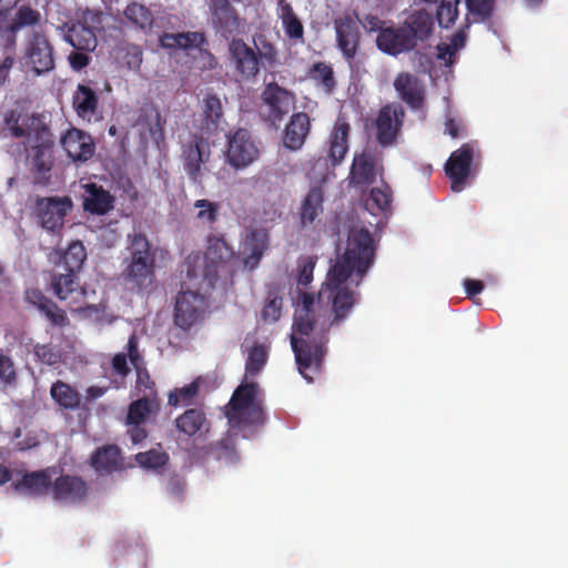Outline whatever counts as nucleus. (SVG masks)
<instances>
[{
  "instance_id": "f257e3e1",
  "label": "nucleus",
  "mask_w": 568,
  "mask_h": 568,
  "mask_svg": "<svg viewBox=\"0 0 568 568\" xmlns=\"http://www.w3.org/2000/svg\"><path fill=\"white\" fill-rule=\"evenodd\" d=\"M375 253L376 243L369 230L352 227L345 253L331 266L324 283L332 302V324L344 321L357 303L359 294L349 288L347 282H355V286L359 285L374 264Z\"/></svg>"
},
{
  "instance_id": "f03ea898",
  "label": "nucleus",
  "mask_w": 568,
  "mask_h": 568,
  "mask_svg": "<svg viewBox=\"0 0 568 568\" xmlns=\"http://www.w3.org/2000/svg\"><path fill=\"white\" fill-rule=\"evenodd\" d=\"M234 256L223 235H209L204 254L191 253L183 263L189 283L197 288L213 290L226 263Z\"/></svg>"
},
{
  "instance_id": "7ed1b4c3",
  "label": "nucleus",
  "mask_w": 568,
  "mask_h": 568,
  "mask_svg": "<svg viewBox=\"0 0 568 568\" xmlns=\"http://www.w3.org/2000/svg\"><path fill=\"white\" fill-rule=\"evenodd\" d=\"M314 324L313 313L296 312L293 324L294 333L291 336L297 369L308 383L313 382V377L308 375L307 371L318 372L321 369L327 342L324 333L312 335Z\"/></svg>"
},
{
  "instance_id": "20e7f679",
  "label": "nucleus",
  "mask_w": 568,
  "mask_h": 568,
  "mask_svg": "<svg viewBox=\"0 0 568 568\" xmlns=\"http://www.w3.org/2000/svg\"><path fill=\"white\" fill-rule=\"evenodd\" d=\"M156 248L153 247L145 234L130 233L122 260L121 277L131 290H143L151 286L155 280Z\"/></svg>"
},
{
  "instance_id": "39448f33",
  "label": "nucleus",
  "mask_w": 568,
  "mask_h": 568,
  "mask_svg": "<svg viewBox=\"0 0 568 568\" xmlns=\"http://www.w3.org/2000/svg\"><path fill=\"white\" fill-rule=\"evenodd\" d=\"M4 125L13 138L24 140L27 150L54 149V135L42 113L28 115L9 111L4 116Z\"/></svg>"
},
{
  "instance_id": "423d86ee",
  "label": "nucleus",
  "mask_w": 568,
  "mask_h": 568,
  "mask_svg": "<svg viewBox=\"0 0 568 568\" xmlns=\"http://www.w3.org/2000/svg\"><path fill=\"white\" fill-rule=\"evenodd\" d=\"M257 393L258 386L254 382L241 384L234 390L225 407V416L232 430L264 424V412L256 399Z\"/></svg>"
},
{
  "instance_id": "0eeeda50",
  "label": "nucleus",
  "mask_w": 568,
  "mask_h": 568,
  "mask_svg": "<svg viewBox=\"0 0 568 568\" xmlns=\"http://www.w3.org/2000/svg\"><path fill=\"white\" fill-rule=\"evenodd\" d=\"M212 290L197 288L189 283L186 274L183 277L181 291L175 297L174 324L183 331L190 329L204 315L206 295Z\"/></svg>"
},
{
  "instance_id": "6e6552de",
  "label": "nucleus",
  "mask_w": 568,
  "mask_h": 568,
  "mask_svg": "<svg viewBox=\"0 0 568 568\" xmlns=\"http://www.w3.org/2000/svg\"><path fill=\"white\" fill-rule=\"evenodd\" d=\"M351 125L344 116H338L326 141V154L314 161L313 170L326 176L344 161L349 149Z\"/></svg>"
},
{
  "instance_id": "1a4fd4ad",
  "label": "nucleus",
  "mask_w": 568,
  "mask_h": 568,
  "mask_svg": "<svg viewBox=\"0 0 568 568\" xmlns=\"http://www.w3.org/2000/svg\"><path fill=\"white\" fill-rule=\"evenodd\" d=\"M264 121L277 128L295 105V94L276 82L265 84L261 94Z\"/></svg>"
},
{
  "instance_id": "9d476101",
  "label": "nucleus",
  "mask_w": 568,
  "mask_h": 568,
  "mask_svg": "<svg viewBox=\"0 0 568 568\" xmlns=\"http://www.w3.org/2000/svg\"><path fill=\"white\" fill-rule=\"evenodd\" d=\"M73 202L70 196L38 197L34 205L37 222L45 231L59 234L65 216L71 212Z\"/></svg>"
},
{
  "instance_id": "9b49d317",
  "label": "nucleus",
  "mask_w": 568,
  "mask_h": 568,
  "mask_svg": "<svg viewBox=\"0 0 568 568\" xmlns=\"http://www.w3.org/2000/svg\"><path fill=\"white\" fill-rule=\"evenodd\" d=\"M260 156V150L246 129H239L227 140L226 160L237 170L245 169Z\"/></svg>"
},
{
  "instance_id": "f8f14e48",
  "label": "nucleus",
  "mask_w": 568,
  "mask_h": 568,
  "mask_svg": "<svg viewBox=\"0 0 568 568\" xmlns=\"http://www.w3.org/2000/svg\"><path fill=\"white\" fill-rule=\"evenodd\" d=\"M50 287L54 295L60 301L67 302L72 311L82 310L87 292L80 285L78 273L70 271L52 272Z\"/></svg>"
},
{
  "instance_id": "ddd939ff",
  "label": "nucleus",
  "mask_w": 568,
  "mask_h": 568,
  "mask_svg": "<svg viewBox=\"0 0 568 568\" xmlns=\"http://www.w3.org/2000/svg\"><path fill=\"white\" fill-rule=\"evenodd\" d=\"M405 111L399 103H387L381 108L376 119V139L382 146L394 144L402 132Z\"/></svg>"
},
{
  "instance_id": "4468645a",
  "label": "nucleus",
  "mask_w": 568,
  "mask_h": 568,
  "mask_svg": "<svg viewBox=\"0 0 568 568\" xmlns=\"http://www.w3.org/2000/svg\"><path fill=\"white\" fill-rule=\"evenodd\" d=\"M210 144L202 135L194 134L182 145L181 159L184 171L193 183H201V166L209 162Z\"/></svg>"
},
{
  "instance_id": "2eb2a0df",
  "label": "nucleus",
  "mask_w": 568,
  "mask_h": 568,
  "mask_svg": "<svg viewBox=\"0 0 568 568\" xmlns=\"http://www.w3.org/2000/svg\"><path fill=\"white\" fill-rule=\"evenodd\" d=\"M474 156V144L464 143L448 158L445 164V172L452 182V190L454 192H460L464 189L465 182L471 173Z\"/></svg>"
},
{
  "instance_id": "dca6fc26",
  "label": "nucleus",
  "mask_w": 568,
  "mask_h": 568,
  "mask_svg": "<svg viewBox=\"0 0 568 568\" xmlns=\"http://www.w3.org/2000/svg\"><path fill=\"white\" fill-rule=\"evenodd\" d=\"M270 246V233L264 227L248 229L241 242L240 257L245 268L255 270Z\"/></svg>"
},
{
  "instance_id": "f3484780",
  "label": "nucleus",
  "mask_w": 568,
  "mask_h": 568,
  "mask_svg": "<svg viewBox=\"0 0 568 568\" xmlns=\"http://www.w3.org/2000/svg\"><path fill=\"white\" fill-rule=\"evenodd\" d=\"M60 145L67 156L73 162L84 163L95 152V142L92 135L81 129L70 126L60 136Z\"/></svg>"
},
{
  "instance_id": "a211bd4d",
  "label": "nucleus",
  "mask_w": 568,
  "mask_h": 568,
  "mask_svg": "<svg viewBox=\"0 0 568 568\" xmlns=\"http://www.w3.org/2000/svg\"><path fill=\"white\" fill-rule=\"evenodd\" d=\"M212 26L225 39L237 34L243 29L236 9L229 0H209Z\"/></svg>"
},
{
  "instance_id": "6ab92c4d",
  "label": "nucleus",
  "mask_w": 568,
  "mask_h": 568,
  "mask_svg": "<svg viewBox=\"0 0 568 568\" xmlns=\"http://www.w3.org/2000/svg\"><path fill=\"white\" fill-rule=\"evenodd\" d=\"M230 60L236 74L245 81L254 80L260 73V59L256 52L242 39H233L229 44Z\"/></svg>"
},
{
  "instance_id": "aec40b11",
  "label": "nucleus",
  "mask_w": 568,
  "mask_h": 568,
  "mask_svg": "<svg viewBox=\"0 0 568 568\" xmlns=\"http://www.w3.org/2000/svg\"><path fill=\"white\" fill-rule=\"evenodd\" d=\"M88 494L89 486L80 476L61 475L51 485L52 498L61 504H80L87 498Z\"/></svg>"
},
{
  "instance_id": "412c9836",
  "label": "nucleus",
  "mask_w": 568,
  "mask_h": 568,
  "mask_svg": "<svg viewBox=\"0 0 568 568\" xmlns=\"http://www.w3.org/2000/svg\"><path fill=\"white\" fill-rule=\"evenodd\" d=\"M334 28L337 48L347 61H352L357 53L361 39L357 22L346 14L334 20Z\"/></svg>"
},
{
  "instance_id": "4be33fe9",
  "label": "nucleus",
  "mask_w": 568,
  "mask_h": 568,
  "mask_svg": "<svg viewBox=\"0 0 568 568\" xmlns=\"http://www.w3.org/2000/svg\"><path fill=\"white\" fill-rule=\"evenodd\" d=\"M376 45L382 52L394 57L415 49L403 24L379 30Z\"/></svg>"
},
{
  "instance_id": "5701e85b",
  "label": "nucleus",
  "mask_w": 568,
  "mask_h": 568,
  "mask_svg": "<svg viewBox=\"0 0 568 568\" xmlns=\"http://www.w3.org/2000/svg\"><path fill=\"white\" fill-rule=\"evenodd\" d=\"M27 57L37 74L54 68L53 48L42 33H33L27 47Z\"/></svg>"
},
{
  "instance_id": "b1692460",
  "label": "nucleus",
  "mask_w": 568,
  "mask_h": 568,
  "mask_svg": "<svg viewBox=\"0 0 568 568\" xmlns=\"http://www.w3.org/2000/svg\"><path fill=\"white\" fill-rule=\"evenodd\" d=\"M394 88L403 102L410 109L419 110L425 102V89L418 78L409 72H400L394 80Z\"/></svg>"
},
{
  "instance_id": "393cba45",
  "label": "nucleus",
  "mask_w": 568,
  "mask_h": 568,
  "mask_svg": "<svg viewBox=\"0 0 568 568\" xmlns=\"http://www.w3.org/2000/svg\"><path fill=\"white\" fill-rule=\"evenodd\" d=\"M29 151V164L32 182L36 185L48 186L51 183L52 170L54 166L53 149H36Z\"/></svg>"
},
{
  "instance_id": "a878e982",
  "label": "nucleus",
  "mask_w": 568,
  "mask_h": 568,
  "mask_svg": "<svg viewBox=\"0 0 568 568\" xmlns=\"http://www.w3.org/2000/svg\"><path fill=\"white\" fill-rule=\"evenodd\" d=\"M414 42V48L418 43L427 41L434 31V18L425 9L416 10L410 13L402 23Z\"/></svg>"
},
{
  "instance_id": "bb28decb",
  "label": "nucleus",
  "mask_w": 568,
  "mask_h": 568,
  "mask_svg": "<svg viewBox=\"0 0 568 568\" xmlns=\"http://www.w3.org/2000/svg\"><path fill=\"white\" fill-rule=\"evenodd\" d=\"M310 130L311 120L308 114L305 112L294 113L284 130L283 143L285 148L292 151L300 150L305 143Z\"/></svg>"
},
{
  "instance_id": "cd10ccee",
  "label": "nucleus",
  "mask_w": 568,
  "mask_h": 568,
  "mask_svg": "<svg viewBox=\"0 0 568 568\" xmlns=\"http://www.w3.org/2000/svg\"><path fill=\"white\" fill-rule=\"evenodd\" d=\"M84 211L91 214L103 215L113 209L115 199L109 191L104 190L103 186L95 183H88L84 185Z\"/></svg>"
},
{
  "instance_id": "c85d7f7f",
  "label": "nucleus",
  "mask_w": 568,
  "mask_h": 568,
  "mask_svg": "<svg viewBox=\"0 0 568 568\" xmlns=\"http://www.w3.org/2000/svg\"><path fill=\"white\" fill-rule=\"evenodd\" d=\"M90 464L99 474L119 471L123 467L122 452L116 445H104L92 454Z\"/></svg>"
},
{
  "instance_id": "c756f323",
  "label": "nucleus",
  "mask_w": 568,
  "mask_h": 568,
  "mask_svg": "<svg viewBox=\"0 0 568 568\" xmlns=\"http://www.w3.org/2000/svg\"><path fill=\"white\" fill-rule=\"evenodd\" d=\"M349 179L353 185L367 186L376 180L375 159L371 152L355 154L349 171Z\"/></svg>"
},
{
  "instance_id": "7c9ffc66",
  "label": "nucleus",
  "mask_w": 568,
  "mask_h": 568,
  "mask_svg": "<svg viewBox=\"0 0 568 568\" xmlns=\"http://www.w3.org/2000/svg\"><path fill=\"white\" fill-rule=\"evenodd\" d=\"M72 105L79 118L91 121L98 111L99 97L89 85L80 83L72 97Z\"/></svg>"
},
{
  "instance_id": "2f4dec72",
  "label": "nucleus",
  "mask_w": 568,
  "mask_h": 568,
  "mask_svg": "<svg viewBox=\"0 0 568 568\" xmlns=\"http://www.w3.org/2000/svg\"><path fill=\"white\" fill-rule=\"evenodd\" d=\"M64 40L78 51H93L97 48L98 40L92 28L81 22L67 26Z\"/></svg>"
},
{
  "instance_id": "473e14b6",
  "label": "nucleus",
  "mask_w": 568,
  "mask_h": 568,
  "mask_svg": "<svg viewBox=\"0 0 568 568\" xmlns=\"http://www.w3.org/2000/svg\"><path fill=\"white\" fill-rule=\"evenodd\" d=\"M51 485L50 469H41L24 474L21 480L16 484V489L30 495L42 496L49 490L51 491Z\"/></svg>"
},
{
  "instance_id": "72a5a7b5",
  "label": "nucleus",
  "mask_w": 568,
  "mask_h": 568,
  "mask_svg": "<svg viewBox=\"0 0 568 568\" xmlns=\"http://www.w3.org/2000/svg\"><path fill=\"white\" fill-rule=\"evenodd\" d=\"M324 192L321 186L311 187L301 205V225L307 227L323 213Z\"/></svg>"
},
{
  "instance_id": "f704fd0d",
  "label": "nucleus",
  "mask_w": 568,
  "mask_h": 568,
  "mask_svg": "<svg viewBox=\"0 0 568 568\" xmlns=\"http://www.w3.org/2000/svg\"><path fill=\"white\" fill-rule=\"evenodd\" d=\"M159 408L156 396H143L129 405L126 424H143Z\"/></svg>"
},
{
  "instance_id": "c9c22d12",
  "label": "nucleus",
  "mask_w": 568,
  "mask_h": 568,
  "mask_svg": "<svg viewBox=\"0 0 568 568\" xmlns=\"http://www.w3.org/2000/svg\"><path fill=\"white\" fill-rule=\"evenodd\" d=\"M205 423L206 417L201 408H189L175 418L176 429L187 437L196 435Z\"/></svg>"
},
{
  "instance_id": "e433bc0d",
  "label": "nucleus",
  "mask_w": 568,
  "mask_h": 568,
  "mask_svg": "<svg viewBox=\"0 0 568 568\" xmlns=\"http://www.w3.org/2000/svg\"><path fill=\"white\" fill-rule=\"evenodd\" d=\"M50 395L64 409L74 410L80 407L81 395L75 388L62 381L52 384Z\"/></svg>"
},
{
  "instance_id": "4c0bfd02",
  "label": "nucleus",
  "mask_w": 568,
  "mask_h": 568,
  "mask_svg": "<svg viewBox=\"0 0 568 568\" xmlns=\"http://www.w3.org/2000/svg\"><path fill=\"white\" fill-rule=\"evenodd\" d=\"M40 19H41V14L38 10H34L29 6H21L17 10V12L8 28L9 32H10V34L8 36V39H7L8 45L14 44L16 33L19 30H21L22 28H26V27H33V26L38 24L40 22Z\"/></svg>"
},
{
  "instance_id": "58836bf2",
  "label": "nucleus",
  "mask_w": 568,
  "mask_h": 568,
  "mask_svg": "<svg viewBox=\"0 0 568 568\" xmlns=\"http://www.w3.org/2000/svg\"><path fill=\"white\" fill-rule=\"evenodd\" d=\"M203 128L207 132L216 131L223 116V108L216 94H206L203 100Z\"/></svg>"
},
{
  "instance_id": "ea45409f",
  "label": "nucleus",
  "mask_w": 568,
  "mask_h": 568,
  "mask_svg": "<svg viewBox=\"0 0 568 568\" xmlns=\"http://www.w3.org/2000/svg\"><path fill=\"white\" fill-rule=\"evenodd\" d=\"M468 14L466 16V28L471 23L485 22L493 17L495 0H465Z\"/></svg>"
},
{
  "instance_id": "a19ab883",
  "label": "nucleus",
  "mask_w": 568,
  "mask_h": 568,
  "mask_svg": "<svg viewBox=\"0 0 568 568\" xmlns=\"http://www.w3.org/2000/svg\"><path fill=\"white\" fill-rule=\"evenodd\" d=\"M87 260V250L82 242L73 241L61 256L60 267L63 271L79 273Z\"/></svg>"
},
{
  "instance_id": "79ce46f5",
  "label": "nucleus",
  "mask_w": 568,
  "mask_h": 568,
  "mask_svg": "<svg viewBox=\"0 0 568 568\" xmlns=\"http://www.w3.org/2000/svg\"><path fill=\"white\" fill-rule=\"evenodd\" d=\"M124 17L140 30L148 32L152 29L154 18L149 8L138 2L126 6Z\"/></svg>"
},
{
  "instance_id": "37998d69",
  "label": "nucleus",
  "mask_w": 568,
  "mask_h": 568,
  "mask_svg": "<svg viewBox=\"0 0 568 568\" xmlns=\"http://www.w3.org/2000/svg\"><path fill=\"white\" fill-rule=\"evenodd\" d=\"M280 18L284 28L285 34L290 40L304 42V27L297 16L294 13L293 8L288 3H284L281 8Z\"/></svg>"
},
{
  "instance_id": "c03bdc74",
  "label": "nucleus",
  "mask_w": 568,
  "mask_h": 568,
  "mask_svg": "<svg viewBox=\"0 0 568 568\" xmlns=\"http://www.w3.org/2000/svg\"><path fill=\"white\" fill-rule=\"evenodd\" d=\"M307 77L321 85L326 93H332L335 85L333 68L325 62H315L307 71Z\"/></svg>"
},
{
  "instance_id": "a18cd8bd",
  "label": "nucleus",
  "mask_w": 568,
  "mask_h": 568,
  "mask_svg": "<svg viewBox=\"0 0 568 568\" xmlns=\"http://www.w3.org/2000/svg\"><path fill=\"white\" fill-rule=\"evenodd\" d=\"M268 359V349L266 346L255 343L247 353L245 362V376L255 377L264 368Z\"/></svg>"
},
{
  "instance_id": "49530a36",
  "label": "nucleus",
  "mask_w": 568,
  "mask_h": 568,
  "mask_svg": "<svg viewBox=\"0 0 568 568\" xmlns=\"http://www.w3.org/2000/svg\"><path fill=\"white\" fill-rule=\"evenodd\" d=\"M237 430L239 429L232 430L230 428V433L225 437L211 445V450L219 460H224L226 464H234L237 462L239 456L235 449V442L233 439V436L237 435Z\"/></svg>"
},
{
  "instance_id": "de8ad7c7",
  "label": "nucleus",
  "mask_w": 568,
  "mask_h": 568,
  "mask_svg": "<svg viewBox=\"0 0 568 568\" xmlns=\"http://www.w3.org/2000/svg\"><path fill=\"white\" fill-rule=\"evenodd\" d=\"M200 392V379H194L192 383L176 387L170 392L168 403L170 406H191Z\"/></svg>"
},
{
  "instance_id": "09e8293b",
  "label": "nucleus",
  "mask_w": 568,
  "mask_h": 568,
  "mask_svg": "<svg viewBox=\"0 0 568 568\" xmlns=\"http://www.w3.org/2000/svg\"><path fill=\"white\" fill-rule=\"evenodd\" d=\"M135 462L145 469L158 470L163 468L169 462V454L161 448H152L148 452L138 453Z\"/></svg>"
},
{
  "instance_id": "8fccbe9b",
  "label": "nucleus",
  "mask_w": 568,
  "mask_h": 568,
  "mask_svg": "<svg viewBox=\"0 0 568 568\" xmlns=\"http://www.w3.org/2000/svg\"><path fill=\"white\" fill-rule=\"evenodd\" d=\"M459 0H442L437 7L436 18L439 27L448 29L456 22Z\"/></svg>"
},
{
  "instance_id": "3c124183",
  "label": "nucleus",
  "mask_w": 568,
  "mask_h": 568,
  "mask_svg": "<svg viewBox=\"0 0 568 568\" xmlns=\"http://www.w3.org/2000/svg\"><path fill=\"white\" fill-rule=\"evenodd\" d=\"M392 195L390 186L383 183L382 186L373 187L371 190L367 205L372 203L377 211L385 212L390 209Z\"/></svg>"
},
{
  "instance_id": "603ef678",
  "label": "nucleus",
  "mask_w": 568,
  "mask_h": 568,
  "mask_svg": "<svg viewBox=\"0 0 568 568\" xmlns=\"http://www.w3.org/2000/svg\"><path fill=\"white\" fill-rule=\"evenodd\" d=\"M194 207L199 210L196 219L202 223L212 225L217 221L220 211L217 203L202 199L194 202Z\"/></svg>"
},
{
  "instance_id": "864d4df0",
  "label": "nucleus",
  "mask_w": 568,
  "mask_h": 568,
  "mask_svg": "<svg viewBox=\"0 0 568 568\" xmlns=\"http://www.w3.org/2000/svg\"><path fill=\"white\" fill-rule=\"evenodd\" d=\"M316 265L315 256H300L297 260V284L307 286L313 281V273Z\"/></svg>"
},
{
  "instance_id": "5fc2aeb1",
  "label": "nucleus",
  "mask_w": 568,
  "mask_h": 568,
  "mask_svg": "<svg viewBox=\"0 0 568 568\" xmlns=\"http://www.w3.org/2000/svg\"><path fill=\"white\" fill-rule=\"evenodd\" d=\"M180 50L184 51H190L193 49L203 51L204 47L207 45V39L205 34L199 31L180 32Z\"/></svg>"
},
{
  "instance_id": "6e6d98bb",
  "label": "nucleus",
  "mask_w": 568,
  "mask_h": 568,
  "mask_svg": "<svg viewBox=\"0 0 568 568\" xmlns=\"http://www.w3.org/2000/svg\"><path fill=\"white\" fill-rule=\"evenodd\" d=\"M257 57L260 64H267L273 67L277 62V50L273 43L266 40L263 36L258 38V44L256 43Z\"/></svg>"
},
{
  "instance_id": "4d7b16f0",
  "label": "nucleus",
  "mask_w": 568,
  "mask_h": 568,
  "mask_svg": "<svg viewBox=\"0 0 568 568\" xmlns=\"http://www.w3.org/2000/svg\"><path fill=\"white\" fill-rule=\"evenodd\" d=\"M41 313L51 323L52 326L65 327L70 321L64 310L60 308L55 302L52 301V306L48 305Z\"/></svg>"
},
{
  "instance_id": "13d9d810",
  "label": "nucleus",
  "mask_w": 568,
  "mask_h": 568,
  "mask_svg": "<svg viewBox=\"0 0 568 568\" xmlns=\"http://www.w3.org/2000/svg\"><path fill=\"white\" fill-rule=\"evenodd\" d=\"M282 298L268 296L266 304L261 312V318L264 322L274 323L281 317Z\"/></svg>"
},
{
  "instance_id": "bf43d9fd",
  "label": "nucleus",
  "mask_w": 568,
  "mask_h": 568,
  "mask_svg": "<svg viewBox=\"0 0 568 568\" xmlns=\"http://www.w3.org/2000/svg\"><path fill=\"white\" fill-rule=\"evenodd\" d=\"M125 354L134 368H139V366L144 365V359L139 351V338L134 333L131 334L128 339Z\"/></svg>"
},
{
  "instance_id": "052dcab7",
  "label": "nucleus",
  "mask_w": 568,
  "mask_h": 568,
  "mask_svg": "<svg viewBox=\"0 0 568 568\" xmlns=\"http://www.w3.org/2000/svg\"><path fill=\"white\" fill-rule=\"evenodd\" d=\"M136 371V387L139 390H143V396H156V393L154 390V382L151 379L145 366H139V368H135Z\"/></svg>"
},
{
  "instance_id": "680f3d73",
  "label": "nucleus",
  "mask_w": 568,
  "mask_h": 568,
  "mask_svg": "<svg viewBox=\"0 0 568 568\" xmlns=\"http://www.w3.org/2000/svg\"><path fill=\"white\" fill-rule=\"evenodd\" d=\"M34 355L44 364L53 365L59 362L60 355L50 345H36Z\"/></svg>"
},
{
  "instance_id": "e2e57ef3",
  "label": "nucleus",
  "mask_w": 568,
  "mask_h": 568,
  "mask_svg": "<svg viewBox=\"0 0 568 568\" xmlns=\"http://www.w3.org/2000/svg\"><path fill=\"white\" fill-rule=\"evenodd\" d=\"M111 367L115 375L126 377L131 372L125 353H116L111 359Z\"/></svg>"
},
{
  "instance_id": "0e129e2a",
  "label": "nucleus",
  "mask_w": 568,
  "mask_h": 568,
  "mask_svg": "<svg viewBox=\"0 0 568 568\" xmlns=\"http://www.w3.org/2000/svg\"><path fill=\"white\" fill-rule=\"evenodd\" d=\"M27 300L32 305L37 306L38 310L41 312L44 307L48 305L52 306V300L47 297L40 290L32 288L27 291Z\"/></svg>"
},
{
  "instance_id": "69168bd1",
  "label": "nucleus",
  "mask_w": 568,
  "mask_h": 568,
  "mask_svg": "<svg viewBox=\"0 0 568 568\" xmlns=\"http://www.w3.org/2000/svg\"><path fill=\"white\" fill-rule=\"evenodd\" d=\"M143 52L140 47H130L124 55V61L129 69L138 70L142 64Z\"/></svg>"
},
{
  "instance_id": "338daca9",
  "label": "nucleus",
  "mask_w": 568,
  "mask_h": 568,
  "mask_svg": "<svg viewBox=\"0 0 568 568\" xmlns=\"http://www.w3.org/2000/svg\"><path fill=\"white\" fill-rule=\"evenodd\" d=\"M159 43L163 49L168 50H180V32L171 33L164 32L159 38Z\"/></svg>"
},
{
  "instance_id": "774afa93",
  "label": "nucleus",
  "mask_w": 568,
  "mask_h": 568,
  "mask_svg": "<svg viewBox=\"0 0 568 568\" xmlns=\"http://www.w3.org/2000/svg\"><path fill=\"white\" fill-rule=\"evenodd\" d=\"M91 58L85 52H72L69 55V62L74 71H81L89 65Z\"/></svg>"
}]
</instances>
